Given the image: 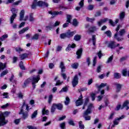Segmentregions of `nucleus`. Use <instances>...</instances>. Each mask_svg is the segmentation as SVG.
I'll return each instance as SVG.
<instances>
[{
	"label": "nucleus",
	"mask_w": 129,
	"mask_h": 129,
	"mask_svg": "<svg viewBox=\"0 0 129 129\" xmlns=\"http://www.w3.org/2000/svg\"><path fill=\"white\" fill-rule=\"evenodd\" d=\"M119 29H120V25H118L117 28H116V32H117L115 34H114V38H115L116 39V40H117V41L118 42L120 41H122V40H123V38H118L117 37V32H118V31H119Z\"/></svg>",
	"instance_id": "9"
},
{
	"label": "nucleus",
	"mask_w": 129,
	"mask_h": 129,
	"mask_svg": "<svg viewBox=\"0 0 129 129\" xmlns=\"http://www.w3.org/2000/svg\"><path fill=\"white\" fill-rule=\"evenodd\" d=\"M60 38L61 39H66V38H67L66 33H63L60 34Z\"/></svg>",
	"instance_id": "40"
},
{
	"label": "nucleus",
	"mask_w": 129,
	"mask_h": 129,
	"mask_svg": "<svg viewBox=\"0 0 129 129\" xmlns=\"http://www.w3.org/2000/svg\"><path fill=\"white\" fill-rule=\"evenodd\" d=\"M29 20L30 21V22H33V21H35V18H34V17H33V14H31L30 15Z\"/></svg>",
	"instance_id": "54"
},
{
	"label": "nucleus",
	"mask_w": 129,
	"mask_h": 129,
	"mask_svg": "<svg viewBox=\"0 0 129 129\" xmlns=\"http://www.w3.org/2000/svg\"><path fill=\"white\" fill-rule=\"evenodd\" d=\"M119 20L118 19H116L115 22H113V21L111 20H109V22L110 24V25H111L112 26V27H114V26H115V25H116V24H117V23H118L119 22Z\"/></svg>",
	"instance_id": "21"
},
{
	"label": "nucleus",
	"mask_w": 129,
	"mask_h": 129,
	"mask_svg": "<svg viewBox=\"0 0 129 129\" xmlns=\"http://www.w3.org/2000/svg\"><path fill=\"white\" fill-rule=\"evenodd\" d=\"M72 68H74V69H77L78 68V63H75L72 65Z\"/></svg>",
	"instance_id": "51"
},
{
	"label": "nucleus",
	"mask_w": 129,
	"mask_h": 129,
	"mask_svg": "<svg viewBox=\"0 0 129 129\" xmlns=\"http://www.w3.org/2000/svg\"><path fill=\"white\" fill-rule=\"evenodd\" d=\"M9 105H10V104L7 103L6 104L3 105V106H2L1 108H2L3 109L8 108V107H9Z\"/></svg>",
	"instance_id": "52"
},
{
	"label": "nucleus",
	"mask_w": 129,
	"mask_h": 129,
	"mask_svg": "<svg viewBox=\"0 0 129 129\" xmlns=\"http://www.w3.org/2000/svg\"><path fill=\"white\" fill-rule=\"evenodd\" d=\"M38 115V110H35L31 115V118H35Z\"/></svg>",
	"instance_id": "37"
},
{
	"label": "nucleus",
	"mask_w": 129,
	"mask_h": 129,
	"mask_svg": "<svg viewBox=\"0 0 129 129\" xmlns=\"http://www.w3.org/2000/svg\"><path fill=\"white\" fill-rule=\"evenodd\" d=\"M106 22H107V18H104V19H101L98 23V26L100 27L102 25V24H104V23H106Z\"/></svg>",
	"instance_id": "20"
},
{
	"label": "nucleus",
	"mask_w": 129,
	"mask_h": 129,
	"mask_svg": "<svg viewBox=\"0 0 129 129\" xmlns=\"http://www.w3.org/2000/svg\"><path fill=\"white\" fill-rule=\"evenodd\" d=\"M16 52H22L23 51V49L21 47H16L15 48Z\"/></svg>",
	"instance_id": "61"
},
{
	"label": "nucleus",
	"mask_w": 129,
	"mask_h": 129,
	"mask_svg": "<svg viewBox=\"0 0 129 129\" xmlns=\"http://www.w3.org/2000/svg\"><path fill=\"white\" fill-rule=\"evenodd\" d=\"M65 122H62L60 124V127L61 129H65Z\"/></svg>",
	"instance_id": "64"
},
{
	"label": "nucleus",
	"mask_w": 129,
	"mask_h": 129,
	"mask_svg": "<svg viewBox=\"0 0 129 129\" xmlns=\"http://www.w3.org/2000/svg\"><path fill=\"white\" fill-rule=\"evenodd\" d=\"M56 103L52 104V105L51 106V112L52 113L55 112V110H56Z\"/></svg>",
	"instance_id": "31"
},
{
	"label": "nucleus",
	"mask_w": 129,
	"mask_h": 129,
	"mask_svg": "<svg viewBox=\"0 0 129 129\" xmlns=\"http://www.w3.org/2000/svg\"><path fill=\"white\" fill-rule=\"evenodd\" d=\"M95 20V19H94V18H90L89 17L86 18V21H87V22H91V23H93V22H94Z\"/></svg>",
	"instance_id": "41"
},
{
	"label": "nucleus",
	"mask_w": 129,
	"mask_h": 129,
	"mask_svg": "<svg viewBox=\"0 0 129 129\" xmlns=\"http://www.w3.org/2000/svg\"><path fill=\"white\" fill-rule=\"evenodd\" d=\"M11 12H12L13 15L10 18V23L11 24H13L15 18H17V14H18L19 10L16 9V8H13L11 9Z\"/></svg>",
	"instance_id": "4"
},
{
	"label": "nucleus",
	"mask_w": 129,
	"mask_h": 129,
	"mask_svg": "<svg viewBox=\"0 0 129 129\" xmlns=\"http://www.w3.org/2000/svg\"><path fill=\"white\" fill-rule=\"evenodd\" d=\"M87 9H88V10H89V11H92V10H93V9H94V5H90L88 7Z\"/></svg>",
	"instance_id": "48"
},
{
	"label": "nucleus",
	"mask_w": 129,
	"mask_h": 129,
	"mask_svg": "<svg viewBox=\"0 0 129 129\" xmlns=\"http://www.w3.org/2000/svg\"><path fill=\"white\" fill-rule=\"evenodd\" d=\"M28 30H29V27L24 28L19 31V34H24V33H25V32L26 31H28Z\"/></svg>",
	"instance_id": "39"
},
{
	"label": "nucleus",
	"mask_w": 129,
	"mask_h": 129,
	"mask_svg": "<svg viewBox=\"0 0 129 129\" xmlns=\"http://www.w3.org/2000/svg\"><path fill=\"white\" fill-rule=\"evenodd\" d=\"M73 25L75 26H76L77 25H78V22H77V20H76V19L73 20Z\"/></svg>",
	"instance_id": "58"
},
{
	"label": "nucleus",
	"mask_w": 129,
	"mask_h": 129,
	"mask_svg": "<svg viewBox=\"0 0 129 129\" xmlns=\"http://www.w3.org/2000/svg\"><path fill=\"white\" fill-rule=\"evenodd\" d=\"M9 73V72L8 71V70H6L5 71H4L1 75V77H3V76H5V75H7Z\"/></svg>",
	"instance_id": "43"
},
{
	"label": "nucleus",
	"mask_w": 129,
	"mask_h": 129,
	"mask_svg": "<svg viewBox=\"0 0 129 129\" xmlns=\"http://www.w3.org/2000/svg\"><path fill=\"white\" fill-rule=\"evenodd\" d=\"M48 13L50 15H52V16H58V15H62V14H63V12H62V11H59V12H58V11H53V12L49 11V12H48Z\"/></svg>",
	"instance_id": "14"
},
{
	"label": "nucleus",
	"mask_w": 129,
	"mask_h": 129,
	"mask_svg": "<svg viewBox=\"0 0 129 129\" xmlns=\"http://www.w3.org/2000/svg\"><path fill=\"white\" fill-rule=\"evenodd\" d=\"M91 112V111H89V109H87L86 111H85L83 113V116H87L89 114H90V113Z\"/></svg>",
	"instance_id": "28"
},
{
	"label": "nucleus",
	"mask_w": 129,
	"mask_h": 129,
	"mask_svg": "<svg viewBox=\"0 0 129 129\" xmlns=\"http://www.w3.org/2000/svg\"><path fill=\"white\" fill-rule=\"evenodd\" d=\"M20 56L21 59L24 60V59H26V58L28 57V55L27 53H23L20 55Z\"/></svg>",
	"instance_id": "30"
},
{
	"label": "nucleus",
	"mask_w": 129,
	"mask_h": 129,
	"mask_svg": "<svg viewBox=\"0 0 129 129\" xmlns=\"http://www.w3.org/2000/svg\"><path fill=\"white\" fill-rule=\"evenodd\" d=\"M127 71L126 69L123 70L122 71V74L123 76H126V73H127Z\"/></svg>",
	"instance_id": "62"
},
{
	"label": "nucleus",
	"mask_w": 129,
	"mask_h": 129,
	"mask_svg": "<svg viewBox=\"0 0 129 129\" xmlns=\"http://www.w3.org/2000/svg\"><path fill=\"white\" fill-rule=\"evenodd\" d=\"M10 114L9 112H5L4 113H0V126H3L5 124L8 123V120H6V116Z\"/></svg>",
	"instance_id": "3"
},
{
	"label": "nucleus",
	"mask_w": 129,
	"mask_h": 129,
	"mask_svg": "<svg viewBox=\"0 0 129 129\" xmlns=\"http://www.w3.org/2000/svg\"><path fill=\"white\" fill-rule=\"evenodd\" d=\"M31 82H33V77L32 78H29L27 79L24 83V85H23V88H25V87H27V85L28 84H30Z\"/></svg>",
	"instance_id": "10"
},
{
	"label": "nucleus",
	"mask_w": 129,
	"mask_h": 129,
	"mask_svg": "<svg viewBox=\"0 0 129 129\" xmlns=\"http://www.w3.org/2000/svg\"><path fill=\"white\" fill-rule=\"evenodd\" d=\"M53 101V95L51 94L49 95L48 99V103L49 104H51L52 103V101Z\"/></svg>",
	"instance_id": "27"
},
{
	"label": "nucleus",
	"mask_w": 129,
	"mask_h": 129,
	"mask_svg": "<svg viewBox=\"0 0 129 129\" xmlns=\"http://www.w3.org/2000/svg\"><path fill=\"white\" fill-rule=\"evenodd\" d=\"M82 48H80L78 49L76 52V55H77V59H80L81 58V56H82Z\"/></svg>",
	"instance_id": "16"
},
{
	"label": "nucleus",
	"mask_w": 129,
	"mask_h": 129,
	"mask_svg": "<svg viewBox=\"0 0 129 129\" xmlns=\"http://www.w3.org/2000/svg\"><path fill=\"white\" fill-rule=\"evenodd\" d=\"M27 127L28 129H37L36 127L33 125H27Z\"/></svg>",
	"instance_id": "63"
},
{
	"label": "nucleus",
	"mask_w": 129,
	"mask_h": 129,
	"mask_svg": "<svg viewBox=\"0 0 129 129\" xmlns=\"http://www.w3.org/2000/svg\"><path fill=\"white\" fill-rule=\"evenodd\" d=\"M21 3H22V1L21 0L18 1H16V2H14L13 4V6H19V5H20V4H21Z\"/></svg>",
	"instance_id": "46"
},
{
	"label": "nucleus",
	"mask_w": 129,
	"mask_h": 129,
	"mask_svg": "<svg viewBox=\"0 0 129 129\" xmlns=\"http://www.w3.org/2000/svg\"><path fill=\"white\" fill-rule=\"evenodd\" d=\"M63 83V82H61L60 80H58L57 81L56 84H55V86H58L59 85H61Z\"/></svg>",
	"instance_id": "59"
},
{
	"label": "nucleus",
	"mask_w": 129,
	"mask_h": 129,
	"mask_svg": "<svg viewBox=\"0 0 129 129\" xmlns=\"http://www.w3.org/2000/svg\"><path fill=\"white\" fill-rule=\"evenodd\" d=\"M105 34H106V35H107V37H109V38H110L111 37V32H110V31H109V30L106 31L105 32Z\"/></svg>",
	"instance_id": "45"
},
{
	"label": "nucleus",
	"mask_w": 129,
	"mask_h": 129,
	"mask_svg": "<svg viewBox=\"0 0 129 129\" xmlns=\"http://www.w3.org/2000/svg\"><path fill=\"white\" fill-rule=\"evenodd\" d=\"M37 2L38 0H34L33 3L31 6L32 9H36V7H37V6H38V7H46V8L49 7V4L46 2H44L42 1H40L38 2Z\"/></svg>",
	"instance_id": "2"
},
{
	"label": "nucleus",
	"mask_w": 129,
	"mask_h": 129,
	"mask_svg": "<svg viewBox=\"0 0 129 129\" xmlns=\"http://www.w3.org/2000/svg\"><path fill=\"white\" fill-rule=\"evenodd\" d=\"M87 109H89V111H92V109H94V106L93 105V104L90 103L88 106Z\"/></svg>",
	"instance_id": "26"
},
{
	"label": "nucleus",
	"mask_w": 129,
	"mask_h": 129,
	"mask_svg": "<svg viewBox=\"0 0 129 129\" xmlns=\"http://www.w3.org/2000/svg\"><path fill=\"white\" fill-rule=\"evenodd\" d=\"M41 79L40 78V75H38L37 76V77H33L32 82V87L33 89H35L36 88V83H38L39 82V80H40Z\"/></svg>",
	"instance_id": "5"
},
{
	"label": "nucleus",
	"mask_w": 129,
	"mask_h": 129,
	"mask_svg": "<svg viewBox=\"0 0 129 129\" xmlns=\"http://www.w3.org/2000/svg\"><path fill=\"white\" fill-rule=\"evenodd\" d=\"M80 39H81V35L79 34L76 35L74 38L75 41H80Z\"/></svg>",
	"instance_id": "29"
},
{
	"label": "nucleus",
	"mask_w": 129,
	"mask_h": 129,
	"mask_svg": "<svg viewBox=\"0 0 129 129\" xmlns=\"http://www.w3.org/2000/svg\"><path fill=\"white\" fill-rule=\"evenodd\" d=\"M83 97L82 95H81L79 99L76 101V106H80V105H82L83 104Z\"/></svg>",
	"instance_id": "7"
},
{
	"label": "nucleus",
	"mask_w": 129,
	"mask_h": 129,
	"mask_svg": "<svg viewBox=\"0 0 129 129\" xmlns=\"http://www.w3.org/2000/svg\"><path fill=\"white\" fill-rule=\"evenodd\" d=\"M3 96H4V98H9V93L4 92L3 94Z\"/></svg>",
	"instance_id": "55"
},
{
	"label": "nucleus",
	"mask_w": 129,
	"mask_h": 129,
	"mask_svg": "<svg viewBox=\"0 0 129 129\" xmlns=\"http://www.w3.org/2000/svg\"><path fill=\"white\" fill-rule=\"evenodd\" d=\"M67 34V38H71L72 37H73V36H74V35H75V34H76V31H69L68 32H67L66 33Z\"/></svg>",
	"instance_id": "13"
},
{
	"label": "nucleus",
	"mask_w": 129,
	"mask_h": 129,
	"mask_svg": "<svg viewBox=\"0 0 129 129\" xmlns=\"http://www.w3.org/2000/svg\"><path fill=\"white\" fill-rule=\"evenodd\" d=\"M107 84H104V83H101V85L98 86V89H100V88H102V87H104L105 86H106Z\"/></svg>",
	"instance_id": "56"
},
{
	"label": "nucleus",
	"mask_w": 129,
	"mask_h": 129,
	"mask_svg": "<svg viewBox=\"0 0 129 129\" xmlns=\"http://www.w3.org/2000/svg\"><path fill=\"white\" fill-rule=\"evenodd\" d=\"M67 22L68 23H71V20H72V16L70 15H67Z\"/></svg>",
	"instance_id": "35"
},
{
	"label": "nucleus",
	"mask_w": 129,
	"mask_h": 129,
	"mask_svg": "<svg viewBox=\"0 0 129 129\" xmlns=\"http://www.w3.org/2000/svg\"><path fill=\"white\" fill-rule=\"evenodd\" d=\"M70 103V99L69 98V97H67L66 98V101H64V103L66 105H68V104H69Z\"/></svg>",
	"instance_id": "42"
},
{
	"label": "nucleus",
	"mask_w": 129,
	"mask_h": 129,
	"mask_svg": "<svg viewBox=\"0 0 129 129\" xmlns=\"http://www.w3.org/2000/svg\"><path fill=\"white\" fill-rule=\"evenodd\" d=\"M112 60H113V55H111L108 58L107 61V63H110V62H111Z\"/></svg>",
	"instance_id": "47"
},
{
	"label": "nucleus",
	"mask_w": 129,
	"mask_h": 129,
	"mask_svg": "<svg viewBox=\"0 0 129 129\" xmlns=\"http://www.w3.org/2000/svg\"><path fill=\"white\" fill-rule=\"evenodd\" d=\"M95 31H96V27L94 26H91L88 30V33H93Z\"/></svg>",
	"instance_id": "19"
},
{
	"label": "nucleus",
	"mask_w": 129,
	"mask_h": 129,
	"mask_svg": "<svg viewBox=\"0 0 129 129\" xmlns=\"http://www.w3.org/2000/svg\"><path fill=\"white\" fill-rule=\"evenodd\" d=\"M78 84V75H76L72 81V85L73 87H75Z\"/></svg>",
	"instance_id": "8"
},
{
	"label": "nucleus",
	"mask_w": 129,
	"mask_h": 129,
	"mask_svg": "<svg viewBox=\"0 0 129 129\" xmlns=\"http://www.w3.org/2000/svg\"><path fill=\"white\" fill-rule=\"evenodd\" d=\"M30 111V106L26 102H24L19 114H22V117L24 119H26L29 116L28 113Z\"/></svg>",
	"instance_id": "1"
},
{
	"label": "nucleus",
	"mask_w": 129,
	"mask_h": 129,
	"mask_svg": "<svg viewBox=\"0 0 129 129\" xmlns=\"http://www.w3.org/2000/svg\"><path fill=\"white\" fill-rule=\"evenodd\" d=\"M123 118H124V115H122L120 117H116L113 121V123L115 125H117L118 123H119V121L120 119H123Z\"/></svg>",
	"instance_id": "12"
},
{
	"label": "nucleus",
	"mask_w": 129,
	"mask_h": 129,
	"mask_svg": "<svg viewBox=\"0 0 129 129\" xmlns=\"http://www.w3.org/2000/svg\"><path fill=\"white\" fill-rule=\"evenodd\" d=\"M8 37H9V35H8V34H5L3 35L1 37H0V41H5V40H6V39H7Z\"/></svg>",
	"instance_id": "34"
},
{
	"label": "nucleus",
	"mask_w": 129,
	"mask_h": 129,
	"mask_svg": "<svg viewBox=\"0 0 129 129\" xmlns=\"http://www.w3.org/2000/svg\"><path fill=\"white\" fill-rule=\"evenodd\" d=\"M79 126L81 129H84V124H83L82 121H80L79 122Z\"/></svg>",
	"instance_id": "36"
},
{
	"label": "nucleus",
	"mask_w": 129,
	"mask_h": 129,
	"mask_svg": "<svg viewBox=\"0 0 129 129\" xmlns=\"http://www.w3.org/2000/svg\"><path fill=\"white\" fill-rule=\"evenodd\" d=\"M114 85L116 86V92H119L120 89H121V85L118 83H115Z\"/></svg>",
	"instance_id": "17"
},
{
	"label": "nucleus",
	"mask_w": 129,
	"mask_h": 129,
	"mask_svg": "<svg viewBox=\"0 0 129 129\" xmlns=\"http://www.w3.org/2000/svg\"><path fill=\"white\" fill-rule=\"evenodd\" d=\"M6 68V64H4L2 62H0V70H3Z\"/></svg>",
	"instance_id": "44"
},
{
	"label": "nucleus",
	"mask_w": 129,
	"mask_h": 129,
	"mask_svg": "<svg viewBox=\"0 0 129 129\" xmlns=\"http://www.w3.org/2000/svg\"><path fill=\"white\" fill-rule=\"evenodd\" d=\"M55 107L58 109V110H62L63 109V105L61 103H55Z\"/></svg>",
	"instance_id": "22"
},
{
	"label": "nucleus",
	"mask_w": 129,
	"mask_h": 129,
	"mask_svg": "<svg viewBox=\"0 0 129 129\" xmlns=\"http://www.w3.org/2000/svg\"><path fill=\"white\" fill-rule=\"evenodd\" d=\"M118 46H119V44H117V45H115V42L114 41H111L108 44V47L110 48L111 49H114V48H116V47H118Z\"/></svg>",
	"instance_id": "11"
},
{
	"label": "nucleus",
	"mask_w": 129,
	"mask_h": 129,
	"mask_svg": "<svg viewBox=\"0 0 129 129\" xmlns=\"http://www.w3.org/2000/svg\"><path fill=\"white\" fill-rule=\"evenodd\" d=\"M39 37H40L39 34H35L32 36V40H39Z\"/></svg>",
	"instance_id": "33"
},
{
	"label": "nucleus",
	"mask_w": 129,
	"mask_h": 129,
	"mask_svg": "<svg viewBox=\"0 0 129 129\" xmlns=\"http://www.w3.org/2000/svg\"><path fill=\"white\" fill-rule=\"evenodd\" d=\"M79 5L81 8H83L84 7V0H82L79 3Z\"/></svg>",
	"instance_id": "49"
},
{
	"label": "nucleus",
	"mask_w": 129,
	"mask_h": 129,
	"mask_svg": "<svg viewBox=\"0 0 129 129\" xmlns=\"http://www.w3.org/2000/svg\"><path fill=\"white\" fill-rule=\"evenodd\" d=\"M83 117H84L86 120H90V119H91V116L89 115L84 116Z\"/></svg>",
	"instance_id": "60"
},
{
	"label": "nucleus",
	"mask_w": 129,
	"mask_h": 129,
	"mask_svg": "<svg viewBox=\"0 0 129 129\" xmlns=\"http://www.w3.org/2000/svg\"><path fill=\"white\" fill-rule=\"evenodd\" d=\"M119 35L120 36H122L124 34V33H125V31L124 30V29H122L119 32Z\"/></svg>",
	"instance_id": "57"
},
{
	"label": "nucleus",
	"mask_w": 129,
	"mask_h": 129,
	"mask_svg": "<svg viewBox=\"0 0 129 129\" xmlns=\"http://www.w3.org/2000/svg\"><path fill=\"white\" fill-rule=\"evenodd\" d=\"M24 16L25 11L22 10L20 13V21H27L28 20V16H26L25 18H24Z\"/></svg>",
	"instance_id": "6"
},
{
	"label": "nucleus",
	"mask_w": 129,
	"mask_h": 129,
	"mask_svg": "<svg viewBox=\"0 0 129 129\" xmlns=\"http://www.w3.org/2000/svg\"><path fill=\"white\" fill-rule=\"evenodd\" d=\"M124 17H125V13L124 12H121L119 14L120 20H123Z\"/></svg>",
	"instance_id": "32"
},
{
	"label": "nucleus",
	"mask_w": 129,
	"mask_h": 129,
	"mask_svg": "<svg viewBox=\"0 0 129 129\" xmlns=\"http://www.w3.org/2000/svg\"><path fill=\"white\" fill-rule=\"evenodd\" d=\"M89 103V99L88 98H86L84 103V106L83 107V109H85V107L87 106V105Z\"/></svg>",
	"instance_id": "23"
},
{
	"label": "nucleus",
	"mask_w": 129,
	"mask_h": 129,
	"mask_svg": "<svg viewBox=\"0 0 129 129\" xmlns=\"http://www.w3.org/2000/svg\"><path fill=\"white\" fill-rule=\"evenodd\" d=\"M92 41L93 45L95 46V43H96V39L95 38V35H93Z\"/></svg>",
	"instance_id": "50"
},
{
	"label": "nucleus",
	"mask_w": 129,
	"mask_h": 129,
	"mask_svg": "<svg viewBox=\"0 0 129 129\" xmlns=\"http://www.w3.org/2000/svg\"><path fill=\"white\" fill-rule=\"evenodd\" d=\"M42 112L43 115H44V114H46V115H48V114H49V110H46V107H45L43 108Z\"/></svg>",
	"instance_id": "25"
},
{
	"label": "nucleus",
	"mask_w": 129,
	"mask_h": 129,
	"mask_svg": "<svg viewBox=\"0 0 129 129\" xmlns=\"http://www.w3.org/2000/svg\"><path fill=\"white\" fill-rule=\"evenodd\" d=\"M113 76H114V78H115V79H119V78L121 77L120 74L118 73H114Z\"/></svg>",
	"instance_id": "24"
},
{
	"label": "nucleus",
	"mask_w": 129,
	"mask_h": 129,
	"mask_svg": "<svg viewBox=\"0 0 129 129\" xmlns=\"http://www.w3.org/2000/svg\"><path fill=\"white\" fill-rule=\"evenodd\" d=\"M95 95L96 94L93 93L91 94V97L92 98V101H94V100H95Z\"/></svg>",
	"instance_id": "53"
},
{
	"label": "nucleus",
	"mask_w": 129,
	"mask_h": 129,
	"mask_svg": "<svg viewBox=\"0 0 129 129\" xmlns=\"http://www.w3.org/2000/svg\"><path fill=\"white\" fill-rule=\"evenodd\" d=\"M128 104H129L128 100H127L125 101L123 103L122 106L121 107V109H123L124 107H126V110H127V109H129Z\"/></svg>",
	"instance_id": "15"
},
{
	"label": "nucleus",
	"mask_w": 129,
	"mask_h": 129,
	"mask_svg": "<svg viewBox=\"0 0 129 129\" xmlns=\"http://www.w3.org/2000/svg\"><path fill=\"white\" fill-rule=\"evenodd\" d=\"M19 67L22 70H25V66H24V63H23L22 61H20L19 63Z\"/></svg>",
	"instance_id": "38"
},
{
	"label": "nucleus",
	"mask_w": 129,
	"mask_h": 129,
	"mask_svg": "<svg viewBox=\"0 0 129 129\" xmlns=\"http://www.w3.org/2000/svg\"><path fill=\"white\" fill-rule=\"evenodd\" d=\"M59 68H60V69L61 70L62 73H63V72H65L66 68L65 67V66L64 65V62H63V61H61L60 62Z\"/></svg>",
	"instance_id": "18"
}]
</instances>
